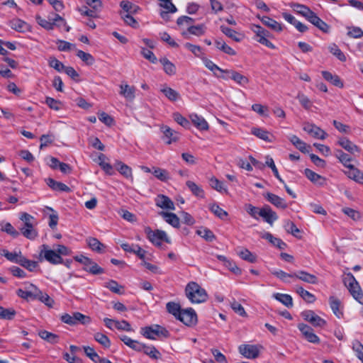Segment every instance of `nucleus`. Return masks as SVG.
Masks as SVG:
<instances>
[{"instance_id": "obj_28", "label": "nucleus", "mask_w": 363, "mask_h": 363, "mask_svg": "<svg viewBox=\"0 0 363 363\" xmlns=\"http://www.w3.org/2000/svg\"><path fill=\"white\" fill-rule=\"evenodd\" d=\"M264 197L269 202H270L277 208L281 209L287 208V203L286 201L283 198H281L276 194L272 193H267Z\"/></svg>"}, {"instance_id": "obj_17", "label": "nucleus", "mask_w": 363, "mask_h": 363, "mask_svg": "<svg viewBox=\"0 0 363 363\" xmlns=\"http://www.w3.org/2000/svg\"><path fill=\"white\" fill-rule=\"evenodd\" d=\"M155 205L160 208L174 211L175 206L173 201L167 196L159 194L155 199Z\"/></svg>"}, {"instance_id": "obj_61", "label": "nucleus", "mask_w": 363, "mask_h": 363, "mask_svg": "<svg viewBox=\"0 0 363 363\" xmlns=\"http://www.w3.org/2000/svg\"><path fill=\"white\" fill-rule=\"evenodd\" d=\"M94 340L101 344L104 347L108 348L111 346V341L109 338L101 333H96L94 334Z\"/></svg>"}, {"instance_id": "obj_26", "label": "nucleus", "mask_w": 363, "mask_h": 363, "mask_svg": "<svg viewBox=\"0 0 363 363\" xmlns=\"http://www.w3.org/2000/svg\"><path fill=\"white\" fill-rule=\"evenodd\" d=\"M135 88L127 84L120 85V94L128 101H132L135 98Z\"/></svg>"}, {"instance_id": "obj_38", "label": "nucleus", "mask_w": 363, "mask_h": 363, "mask_svg": "<svg viewBox=\"0 0 363 363\" xmlns=\"http://www.w3.org/2000/svg\"><path fill=\"white\" fill-rule=\"evenodd\" d=\"M209 184L213 189L218 191L219 193L225 194H229L228 188L225 184L223 182L218 180L215 177H212L209 179Z\"/></svg>"}, {"instance_id": "obj_33", "label": "nucleus", "mask_w": 363, "mask_h": 363, "mask_svg": "<svg viewBox=\"0 0 363 363\" xmlns=\"http://www.w3.org/2000/svg\"><path fill=\"white\" fill-rule=\"evenodd\" d=\"M260 20L263 24L276 32L283 30V25L269 16H264L260 18Z\"/></svg>"}, {"instance_id": "obj_4", "label": "nucleus", "mask_w": 363, "mask_h": 363, "mask_svg": "<svg viewBox=\"0 0 363 363\" xmlns=\"http://www.w3.org/2000/svg\"><path fill=\"white\" fill-rule=\"evenodd\" d=\"M251 30L254 33V39L259 43L270 48L276 49L277 47L268 39L270 33L259 25L252 24L250 26Z\"/></svg>"}, {"instance_id": "obj_44", "label": "nucleus", "mask_w": 363, "mask_h": 363, "mask_svg": "<svg viewBox=\"0 0 363 363\" xmlns=\"http://www.w3.org/2000/svg\"><path fill=\"white\" fill-rule=\"evenodd\" d=\"M160 63L163 66L164 72L168 75H174L177 72L176 66L170 62L167 58L164 57L160 60Z\"/></svg>"}, {"instance_id": "obj_22", "label": "nucleus", "mask_w": 363, "mask_h": 363, "mask_svg": "<svg viewBox=\"0 0 363 363\" xmlns=\"http://www.w3.org/2000/svg\"><path fill=\"white\" fill-rule=\"evenodd\" d=\"M304 174L312 183L317 186H323L326 184V179L325 177L310 169H306L304 170Z\"/></svg>"}, {"instance_id": "obj_29", "label": "nucleus", "mask_w": 363, "mask_h": 363, "mask_svg": "<svg viewBox=\"0 0 363 363\" xmlns=\"http://www.w3.org/2000/svg\"><path fill=\"white\" fill-rule=\"evenodd\" d=\"M294 277L308 284H315L318 283L316 276L303 270L295 272Z\"/></svg>"}, {"instance_id": "obj_31", "label": "nucleus", "mask_w": 363, "mask_h": 363, "mask_svg": "<svg viewBox=\"0 0 363 363\" xmlns=\"http://www.w3.org/2000/svg\"><path fill=\"white\" fill-rule=\"evenodd\" d=\"M308 21L322 32L325 33L330 32V26L320 19L315 13H313Z\"/></svg>"}, {"instance_id": "obj_37", "label": "nucleus", "mask_w": 363, "mask_h": 363, "mask_svg": "<svg viewBox=\"0 0 363 363\" xmlns=\"http://www.w3.org/2000/svg\"><path fill=\"white\" fill-rule=\"evenodd\" d=\"M159 215L161 216L168 224L174 228H178L179 226V218L175 213L161 211L159 213Z\"/></svg>"}, {"instance_id": "obj_10", "label": "nucleus", "mask_w": 363, "mask_h": 363, "mask_svg": "<svg viewBox=\"0 0 363 363\" xmlns=\"http://www.w3.org/2000/svg\"><path fill=\"white\" fill-rule=\"evenodd\" d=\"M301 317L314 327L323 328L327 323L325 320L315 314V313L311 310L303 311L301 313Z\"/></svg>"}, {"instance_id": "obj_42", "label": "nucleus", "mask_w": 363, "mask_h": 363, "mask_svg": "<svg viewBox=\"0 0 363 363\" xmlns=\"http://www.w3.org/2000/svg\"><path fill=\"white\" fill-rule=\"evenodd\" d=\"M335 156L339 160V161L347 168V169H349L350 167L353 166V164H351V157L348 154L344 152L342 150H336Z\"/></svg>"}, {"instance_id": "obj_40", "label": "nucleus", "mask_w": 363, "mask_h": 363, "mask_svg": "<svg viewBox=\"0 0 363 363\" xmlns=\"http://www.w3.org/2000/svg\"><path fill=\"white\" fill-rule=\"evenodd\" d=\"M184 48L189 50L196 57L199 58L201 60L206 56L201 47L190 43H186L184 45Z\"/></svg>"}, {"instance_id": "obj_34", "label": "nucleus", "mask_w": 363, "mask_h": 363, "mask_svg": "<svg viewBox=\"0 0 363 363\" xmlns=\"http://www.w3.org/2000/svg\"><path fill=\"white\" fill-rule=\"evenodd\" d=\"M220 30L226 36H228V38L233 39L235 42H240V41H242L244 39V37H245L244 34H242L241 33H238L236 30H233V29H232L230 28H228L227 26H220Z\"/></svg>"}, {"instance_id": "obj_23", "label": "nucleus", "mask_w": 363, "mask_h": 363, "mask_svg": "<svg viewBox=\"0 0 363 363\" xmlns=\"http://www.w3.org/2000/svg\"><path fill=\"white\" fill-rule=\"evenodd\" d=\"M206 28L203 24L189 26L188 30L182 32V36L185 38H189V35L197 37L203 35L206 33Z\"/></svg>"}, {"instance_id": "obj_60", "label": "nucleus", "mask_w": 363, "mask_h": 363, "mask_svg": "<svg viewBox=\"0 0 363 363\" xmlns=\"http://www.w3.org/2000/svg\"><path fill=\"white\" fill-rule=\"evenodd\" d=\"M18 264L26 268L30 272L34 271L35 268L38 267V263L36 262L29 260L23 256L22 257V258H20Z\"/></svg>"}, {"instance_id": "obj_48", "label": "nucleus", "mask_w": 363, "mask_h": 363, "mask_svg": "<svg viewBox=\"0 0 363 363\" xmlns=\"http://www.w3.org/2000/svg\"><path fill=\"white\" fill-rule=\"evenodd\" d=\"M152 174L161 182H167L170 179L168 171L159 167L152 168Z\"/></svg>"}, {"instance_id": "obj_2", "label": "nucleus", "mask_w": 363, "mask_h": 363, "mask_svg": "<svg viewBox=\"0 0 363 363\" xmlns=\"http://www.w3.org/2000/svg\"><path fill=\"white\" fill-rule=\"evenodd\" d=\"M35 20L39 26L48 30H53L55 26L59 28L65 26L67 32L70 30V27L67 25L65 20L57 13L50 14L48 20L37 14Z\"/></svg>"}, {"instance_id": "obj_49", "label": "nucleus", "mask_w": 363, "mask_h": 363, "mask_svg": "<svg viewBox=\"0 0 363 363\" xmlns=\"http://www.w3.org/2000/svg\"><path fill=\"white\" fill-rule=\"evenodd\" d=\"M86 264L87 265L84 267V270L86 272H88L92 274H100L104 273V269L99 267L92 259H89V262Z\"/></svg>"}, {"instance_id": "obj_15", "label": "nucleus", "mask_w": 363, "mask_h": 363, "mask_svg": "<svg viewBox=\"0 0 363 363\" xmlns=\"http://www.w3.org/2000/svg\"><path fill=\"white\" fill-rule=\"evenodd\" d=\"M330 308H331L333 314L338 318L342 319L344 318V306L341 301L334 296H330L328 298Z\"/></svg>"}, {"instance_id": "obj_24", "label": "nucleus", "mask_w": 363, "mask_h": 363, "mask_svg": "<svg viewBox=\"0 0 363 363\" xmlns=\"http://www.w3.org/2000/svg\"><path fill=\"white\" fill-rule=\"evenodd\" d=\"M160 6L164 9V11H162L160 14L162 18L164 20L168 19L169 13H174L177 11L176 6L172 4V0L160 1Z\"/></svg>"}, {"instance_id": "obj_50", "label": "nucleus", "mask_w": 363, "mask_h": 363, "mask_svg": "<svg viewBox=\"0 0 363 363\" xmlns=\"http://www.w3.org/2000/svg\"><path fill=\"white\" fill-rule=\"evenodd\" d=\"M104 287L108 289L113 293L117 294H123V286L120 285L115 280H110L104 284Z\"/></svg>"}, {"instance_id": "obj_5", "label": "nucleus", "mask_w": 363, "mask_h": 363, "mask_svg": "<svg viewBox=\"0 0 363 363\" xmlns=\"http://www.w3.org/2000/svg\"><path fill=\"white\" fill-rule=\"evenodd\" d=\"M144 232L148 240L155 246L160 247L163 242H170V240L165 231L162 230H153L150 227L146 226Z\"/></svg>"}, {"instance_id": "obj_43", "label": "nucleus", "mask_w": 363, "mask_h": 363, "mask_svg": "<svg viewBox=\"0 0 363 363\" xmlns=\"http://www.w3.org/2000/svg\"><path fill=\"white\" fill-rule=\"evenodd\" d=\"M191 122L200 130H207L208 125L206 120L201 115H189Z\"/></svg>"}, {"instance_id": "obj_18", "label": "nucleus", "mask_w": 363, "mask_h": 363, "mask_svg": "<svg viewBox=\"0 0 363 363\" xmlns=\"http://www.w3.org/2000/svg\"><path fill=\"white\" fill-rule=\"evenodd\" d=\"M290 6L294 12L304 17L308 21L314 13V12L311 11L310 8L303 4L292 3L291 4Z\"/></svg>"}, {"instance_id": "obj_19", "label": "nucleus", "mask_w": 363, "mask_h": 363, "mask_svg": "<svg viewBox=\"0 0 363 363\" xmlns=\"http://www.w3.org/2000/svg\"><path fill=\"white\" fill-rule=\"evenodd\" d=\"M9 26L14 30L19 33H26L30 30V26L20 18H14L9 21Z\"/></svg>"}, {"instance_id": "obj_57", "label": "nucleus", "mask_w": 363, "mask_h": 363, "mask_svg": "<svg viewBox=\"0 0 363 363\" xmlns=\"http://www.w3.org/2000/svg\"><path fill=\"white\" fill-rule=\"evenodd\" d=\"M211 211L218 218L224 220L228 217V213L221 208L217 203H212L210 205Z\"/></svg>"}, {"instance_id": "obj_46", "label": "nucleus", "mask_w": 363, "mask_h": 363, "mask_svg": "<svg viewBox=\"0 0 363 363\" xmlns=\"http://www.w3.org/2000/svg\"><path fill=\"white\" fill-rule=\"evenodd\" d=\"M186 185L194 196L199 198L204 197V191L201 186L197 185L192 181H187Z\"/></svg>"}, {"instance_id": "obj_20", "label": "nucleus", "mask_w": 363, "mask_h": 363, "mask_svg": "<svg viewBox=\"0 0 363 363\" xmlns=\"http://www.w3.org/2000/svg\"><path fill=\"white\" fill-rule=\"evenodd\" d=\"M224 74L225 75L222 76V78L224 79L231 78L235 82L242 86H244L248 83V79L246 77L235 71L225 69Z\"/></svg>"}, {"instance_id": "obj_13", "label": "nucleus", "mask_w": 363, "mask_h": 363, "mask_svg": "<svg viewBox=\"0 0 363 363\" xmlns=\"http://www.w3.org/2000/svg\"><path fill=\"white\" fill-rule=\"evenodd\" d=\"M297 327L308 342L313 344L320 342V338L314 333L311 327L305 323H299Z\"/></svg>"}, {"instance_id": "obj_55", "label": "nucleus", "mask_w": 363, "mask_h": 363, "mask_svg": "<svg viewBox=\"0 0 363 363\" xmlns=\"http://www.w3.org/2000/svg\"><path fill=\"white\" fill-rule=\"evenodd\" d=\"M121 6L124 11L123 13H135L140 10V7L135 4H133L128 1H122Z\"/></svg>"}, {"instance_id": "obj_14", "label": "nucleus", "mask_w": 363, "mask_h": 363, "mask_svg": "<svg viewBox=\"0 0 363 363\" xmlns=\"http://www.w3.org/2000/svg\"><path fill=\"white\" fill-rule=\"evenodd\" d=\"M160 130L162 133V139L166 144L170 145L179 139V133L167 125H162Z\"/></svg>"}, {"instance_id": "obj_51", "label": "nucleus", "mask_w": 363, "mask_h": 363, "mask_svg": "<svg viewBox=\"0 0 363 363\" xmlns=\"http://www.w3.org/2000/svg\"><path fill=\"white\" fill-rule=\"evenodd\" d=\"M38 335L40 338L48 341L51 344L57 343L59 341L58 335L47 330H40L38 333Z\"/></svg>"}, {"instance_id": "obj_63", "label": "nucleus", "mask_w": 363, "mask_h": 363, "mask_svg": "<svg viewBox=\"0 0 363 363\" xmlns=\"http://www.w3.org/2000/svg\"><path fill=\"white\" fill-rule=\"evenodd\" d=\"M77 56L88 65H91L95 62L94 57L91 54L80 50H77Z\"/></svg>"}, {"instance_id": "obj_25", "label": "nucleus", "mask_w": 363, "mask_h": 363, "mask_svg": "<svg viewBox=\"0 0 363 363\" xmlns=\"http://www.w3.org/2000/svg\"><path fill=\"white\" fill-rule=\"evenodd\" d=\"M260 217H262L265 222L272 225L273 223L278 219L277 213L272 210L270 206H264L262 208L260 212Z\"/></svg>"}, {"instance_id": "obj_11", "label": "nucleus", "mask_w": 363, "mask_h": 363, "mask_svg": "<svg viewBox=\"0 0 363 363\" xmlns=\"http://www.w3.org/2000/svg\"><path fill=\"white\" fill-rule=\"evenodd\" d=\"M262 346L256 345H241L239 346V352L247 359H255L259 356Z\"/></svg>"}, {"instance_id": "obj_64", "label": "nucleus", "mask_w": 363, "mask_h": 363, "mask_svg": "<svg viewBox=\"0 0 363 363\" xmlns=\"http://www.w3.org/2000/svg\"><path fill=\"white\" fill-rule=\"evenodd\" d=\"M196 233L206 241L212 242L216 239L213 233L208 228H201L198 230Z\"/></svg>"}, {"instance_id": "obj_21", "label": "nucleus", "mask_w": 363, "mask_h": 363, "mask_svg": "<svg viewBox=\"0 0 363 363\" xmlns=\"http://www.w3.org/2000/svg\"><path fill=\"white\" fill-rule=\"evenodd\" d=\"M344 173L349 179L359 184H363V172L354 165L344 171Z\"/></svg>"}, {"instance_id": "obj_59", "label": "nucleus", "mask_w": 363, "mask_h": 363, "mask_svg": "<svg viewBox=\"0 0 363 363\" xmlns=\"http://www.w3.org/2000/svg\"><path fill=\"white\" fill-rule=\"evenodd\" d=\"M271 273L277 277L280 280L284 281V282H289V278H294V274H288L282 270L280 269H272L271 270Z\"/></svg>"}, {"instance_id": "obj_30", "label": "nucleus", "mask_w": 363, "mask_h": 363, "mask_svg": "<svg viewBox=\"0 0 363 363\" xmlns=\"http://www.w3.org/2000/svg\"><path fill=\"white\" fill-rule=\"evenodd\" d=\"M337 143L342 148L351 154L359 153L360 152L359 147L346 138H340Z\"/></svg>"}, {"instance_id": "obj_7", "label": "nucleus", "mask_w": 363, "mask_h": 363, "mask_svg": "<svg viewBox=\"0 0 363 363\" xmlns=\"http://www.w3.org/2000/svg\"><path fill=\"white\" fill-rule=\"evenodd\" d=\"M141 334L150 340H156L157 337H167L169 335L168 330L159 325L142 328Z\"/></svg>"}, {"instance_id": "obj_52", "label": "nucleus", "mask_w": 363, "mask_h": 363, "mask_svg": "<svg viewBox=\"0 0 363 363\" xmlns=\"http://www.w3.org/2000/svg\"><path fill=\"white\" fill-rule=\"evenodd\" d=\"M328 50L331 54L335 56L340 61L345 62L347 60V57L342 52V50L338 48V46L332 43L328 45Z\"/></svg>"}, {"instance_id": "obj_27", "label": "nucleus", "mask_w": 363, "mask_h": 363, "mask_svg": "<svg viewBox=\"0 0 363 363\" xmlns=\"http://www.w3.org/2000/svg\"><path fill=\"white\" fill-rule=\"evenodd\" d=\"M201 61H202L203 64L204 65V66L208 69L211 71L213 72V74L217 77H222V76H223V75L219 74L218 72L220 74H224L225 72V69H223L220 67H219L217 65H216L212 60L208 59L206 56L203 57Z\"/></svg>"}, {"instance_id": "obj_53", "label": "nucleus", "mask_w": 363, "mask_h": 363, "mask_svg": "<svg viewBox=\"0 0 363 363\" xmlns=\"http://www.w3.org/2000/svg\"><path fill=\"white\" fill-rule=\"evenodd\" d=\"M87 243L89 247L94 251H96L99 253L103 252L104 248L105 247L104 245L102 244L98 239L95 238H89L87 239Z\"/></svg>"}, {"instance_id": "obj_6", "label": "nucleus", "mask_w": 363, "mask_h": 363, "mask_svg": "<svg viewBox=\"0 0 363 363\" xmlns=\"http://www.w3.org/2000/svg\"><path fill=\"white\" fill-rule=\"evenodd\" d=\"M20 219L24 223V227L21 228V232L24 237L30 240H34L38 236V233L33 228L35 218L27 213H23Z\"/></svg>"}, {"instance_id": "obj_45", "label": "nucleus", "mask_w": 363, "mask_h": 363, "mask_svg": "<svg viewBox=\"0 0 363 363\" xmlns=\"http://www.w3.org/2000/svg\"><path fill=\"white\" fill-rule=\"evenodd\" d=\"M273 297L287 308H291L293 306L292 297L289 294L277 293L273 294Z\"/></svg>"}, {"instance_id": "obj_32", "label": "nucleus", "mask_w": 363, "mask_h": 363, "mask_svg": "<svg viewBox=\"0 0 363 363\" xmlns=\"http://www.w3.org/2000/svg\"><path fill=\"white\" fill-rule=\"evenodd\" d=\"M251 133L265 142L272 143L274 139L272 134L260 128H252Z\"/></svg>"}, {"instance_id": "obj_35", "label": "nucleus", "mask_w": 363, "mask_h": 363, "mask_svg": "<svg viewBox=\"0 0 363 363\" xmlns=\"http://www.w3.org/2000/svg\"><path fill=\"white\" fill-rule=\"evenodd\" d=\"M323 77L330 83H331L333 85L342 88L344 86V84L342 81L340 79V78L337 75L332 74L331 72L328 71H323L322 72Z\"/></svg>"}, {"instance_id": "obj_58", "label": "nucleus", "mask_w": 363, "mask_h": 363, "mask_svg": "<svg viewBox=\"0 0 363 363\" xmlns=\"http://www.w3.org/2000/svg\"><path fill=\"white\" fill-rule=\"evenodd\" d=\"M238 255L243 260L247 261L250 263L256 262L257 257L247 249L243 248L238 252Z\"/></svg>"}, {"instance_id": "obj_1", "label": "nucleus", "mask_w": 363, "mask_h": 363, "mask_svg": "<svg viewBox=\"0 0 363 363\" xmlns=\"http://www.w3.org/2000/svg\"><path fill=\"white\" fill-rule=\"evenodd\" d=\"M185 294L192 303H201L207 301L208 296L203 288L195 281H190L185 288Z\"/></svg>"}, {"instance_id": "obj_47", "label": "nucleus", "mask_w": 363, "mask_h": 363, "mask_svg": "<svg viewBox=\"0 0 363 363\" xmlns=\"http://www.w3.org/2000/svg\"><path fill=\"white\" fill-rule=\"evenodd\" d=\"M215 45L218 50L229 55L233 56L236 55V52L222 40H216Z\"/></svg>"}, {"instance_id": "obj_12", "label": "nucleus", "mask_w": 363, "mask_h": 363, "mask_svg": "<svg viewBox=\"0 0 363 363\" xmlns=\"http://www.w3.org/2000/svg\"><path fill=\"white\" fill-rule=\"evenodd\" d=\"M177 319L186 325L190 326L196 323L197 315L195 311L193 308H189L186 309H182Z\"/></svg>"}, {"instance_id": "obj_39", "label": "nucleus", "mask_w": 363, "mask_h": 363, "mask_svg": "<svg viewBox=\"0 0 363 363\" xmlns=\"http://www.w3.org/2000/svg\"><path fill=\"white\" fill-rule=\"evenodd\" d=\"M46 183L52 190L64 192L70 191V188L68 186L62 182H57L52 178L47 179Z\"/></svg>"}, {"instance_id": "obj_9", "label": "nucleus", "mask_w": 363, "mask_h": 363, "mask_svg": "<svg viewBox=\"0 0 363 363\" xmlns=\"http://www.w3.org/2000/svg\"><path fill=\"white\" fill-rule=\"evenodd\" d=\"M60 319L63 323L69 325H75L78 323L86 325L90 323V318L79 312H75L72 315L65 313L61 316Z\"/></svg>"}, {"instance_id": "obj_16", "label": "nucleus", "mask_w": 363, "mask_h": 363, "mask_svg": "<svg viewBox=\"0 0 363 363\" xmlns=\"http://www.w3.org/2000/svg\"><path fill=\"white\" fill-rule=\"evenodd\" d=\"M303 130L311 136L317 139L323 140L327 136V133L323 130L312 123H306L303 125Z\"/></svg>"}, {"instance_id": "obj_3", "label": "nucleus", "mask_w": 363, "mask_h": 363, "mask_svg": "<svg viewBox=\"0 0 363 363\" xmlns=\"http://www.w3.org/2000/svg\"><path fill=\"white\" fill-rule=\"evenodd\" d=\"M343 282L352 297L358 303L363 304V293L353 274L350 272L346 274L343 279Z\"/></svg>"}, {"instance_id": "obj_54", "label": "nucleus", "mask_w": 363, "mask_h": 363, "mask_svg": "<svg viewBox=\"0 0 363 363\" xmlns=\"http://www.w3.org/2000/svg\"><path fill=\"white\" fill-rule=\"evenodd\" d=\"M166 308L168 313L173 315L177 319L179 316L182 310L179 303L173 301L168 302L166 305Z\"/></svg>"}, {"instance_id": "obj_41", "label": "nucleus", "mask_w": 363, "mask_h": 363, "mask_svg": "<svg viewBox=\"0 0 363 363\" xmlns=\"http://www.w3.org/2000/svg\"><path fill=\"white\" fill-rule=\"evenodd\" d=\"M261 237L262 238L268 240L274 246H276L279 249H284L286 246V244L281 239L274 237L270 233H263Z\"/></svg>"}, {"instance_id": "obj_62", "label": "nucleus", "mask_w": 363, "mask_h": 363, "mask_svg": "<svg viewBox=\"0 0 363 363\" xmlns=\"http://www.w3.org/2000/svg\"><path fill=\"white\" fill-rule=\"evenodd\" d=\"M84 351L87 357H89L94 362H99L102 359L99 357V355L95 352L94 349L89 347V346H84L83 347Z\"/></svg>"}, {"instance_id": "obj_36", "label": "nucleus", "mask_w": 363, "mask_h": 363, "mask_svg": "<svg viewBox=\"0 0 363 363\" xmlns=\"http://www.w3.org/2000/svg\"><path fill=\"white\" fill-rule=\"evenodd\" d=\"M290 142L301 152L306 153L308 152L311 149V146L308 145L305 142L301 140L296 135H292L289 137Z\"/></svg>"}, {"instance_id": "obj_8", "label": "nucleus", "mask_w": 363, "mask_h": 363, "mask_svg": "<svg viewBox=\"0 0 363 363\" xmlns=\"http://www.w3.org/2000/svg\"><path fill=\"white\" fill-rule=\"evenodd\" d=\"M40 259H44L49 263L57 265L63 263V259L62 258L55 250H52L47 245H42L39 252Z\"/></svg>"}, {"instance_id": "obj_56", "label": "nucleus", "mask_w": 363, "mask_h": 363, "mask_svg": "<svg viewBox=\"0 0 363 363\" xmlns=\"http://www.w3.org/2000/svg\"><path fill=\"white\" fill-rule=\"evenodd\" d=\"M160 91L171 101H176L179 97V93L177 91L165 85L161 87Z\"/></svg>"}]
</instances>
